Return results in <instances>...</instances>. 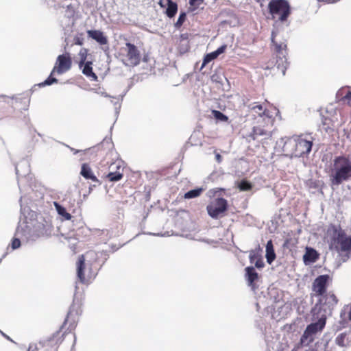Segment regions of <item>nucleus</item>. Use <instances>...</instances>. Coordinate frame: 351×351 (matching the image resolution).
I'll list each match as a JSON object with an SVG mask.
<instances>
[{
    "label": "nucleus",
    "instance_id": "nucleus-1",
    "mask_svg": "<svg viewBox=\"0 0 351 351\" xmlns=\"http://www.w3.org/2000/svg\"><path fill=\"white\" fill-rule=\"evenodd\" d=\"M285 139L283 151L290 152L292 156L302 157L311 151L312 141L304 138L302 136H293L282 138V140Z\"/></svg>",
    "mask_w": 351,
    "mask_h": 351
},
{
    "label": "nucleus",
    "instance_id": "nucleus-2",
    "mask_svg": "<svg viewBox=\"0 0 351 351\" xmlns=\"http://www.w3.org/2000/svg\"><path fill=\"white\" fill-rule=\"evenodd\" d=\"M333 170L335 171L330 177L332 185H339L343 181L351 179V161L345 156H337L333 161Z\"/></svg>",
    "mask_w": 351,
    "mask_h": 351
},
{
    "label": "nucleus",
    "instance_id": "nucleus-3",
    "mask_svg": "<svg viewBox=\"0 0 351 351\" xmlns=\"http://www.w3.org/2000/svg\"><path fill=\"white\" fill-rule=\"evenodd\" d=\"M71 66L72 60L69 53L59 55L56 59L55 65L49 76L43 82L39 84V86H45L51 85L53 83H56L58 80L56 77H53V75L56 73L58 75H62L69 71Z\"/></svg>",
    "mask_w": 351,
    "mask_h": 351
},
{
    "label": "nucleus",
    "instance_id": "nucleus-4",
    "mask_svg": "<svg viewBox=\"0 0 351 351\" xmlns=\"http://www.w3.org/2000/svg\"><path fill=\"white\" fill-rule=\"evenodd\" d=\"M117 58L126 66H136L140 64L141 53L137 47L130 43H126L125 47H121Z\"/></svg>",
    "mask_w": 351,
    "mask_h": 351
},
{
    "label": "nucleus",
    "instance_id": "nucleus-5",
    "mask_svg": "<svg viewBox=\"0 0 351 351\" xmlns=\"http://www.w3.org/2000/svg\"><path fill=\"white\" fill-rule=\"evenodd\" d=\"M277 34L273 31L271 32V43L274 47V51L276 54V66L280 70L283 75H285L289 62L287 58V44L283 42H278L276 40Z\"/></svg>",
    "mask_w": 351,
    "mask_h": 351
},
{
    "label": "nucleus",
    "instance_id": "nucleus-6",
    "mask_svg": "<svg viewBox=\"0 0 351 351\" xmlns=\"http://www.w3.org/2000/svg\"><path fill=\"white\" fill-rule=\"evenodd\" d=\"M312 308L311 313L313 317H319V314H330L333 307L337 304L338 300L335 295L331 292L324 294L323 296Z\"/></svg>",
    "mask_w": 351,
    "mask_h": 351
},
{
    "label": "nucleus",
    "instance_id": "nucleus-7",
    "mask_svg": "<svg viewBox=\"0 0 351 351\" xmlns=\"http://www.w3.org/2000/svg\"><path fill=\"white\" fill-rule=\"evenodd\" d=\"M333 236L331 243V247L335 245V248L337 252L351 251V237H347L345 232L341 228L332 226Z\"/></svg>",
    "mask_w": 351,
    "mask_h": 351
},
{
    "label": "nucleus",
    "instance_id": "nucleus-8",
    "mask_svg": "<svg viewBox=\"0 0 351 351\" xmlns=\"http://www.w3.org/2000/svg\"><path fill=\"white\" fill-rule=\"evenodd\" d=\"M268 9L273 17L278 16L280 21H286L291 13L290 5L287 0H271Z\"/></svg>",
    "mask_w": 351,
    "mask_h": 351
},
{
    "label": "nucleus",
    "instance_id": "nucleus-9",
    "mask_svg": "<svg viewBox=\"0 0 351 351\" xmlns=\"http://www.w3.org/2000/svg\"><path fill=\"white\" fill-rule=\"evenodd\" d=\"M228 207V202L222 197H217L212 200L206 206L208 215L215 219L224 215Z\"/></svg>",
    "mask_w": 351,
    "mask_h": 351
},
{
    "label": "nucleus",
    "instance_id": "nucleus-10",
    "mask_svg": "<svg viewBox=\"0 0 351 351\" xmlns=\"http://www.w3.org/2000/svg\"><path fill=\"white\" fill-rule=\"evenodd\" d=\"M272 134L271 132L265 130L260 126H254L252 131L247 134L246 138L249 143L251 141H256L263 143V141L271 138Z\"/></svg>",
    "mask_w": 351,
    "mask_h": 351
},
{
    "label": "nucleus",
    "instance_id": "nucleus-11",
    "mask_svg": "<svg viewBox=\"0 0 351 351\" xmlns=\"http://www.w3.org/2000/svg\"><path fill=\"white\" fill-rule=\"evenodd\" d=\"M330 276L327 274L317 277L313 283V291L317 295L323 296L326 292V287Z\"/></svg>",
    "mask_w": 351,
    "mask_h": 351
},
{
    "label": "nucleus",
    "instance_id": "nucleus-12",
    "mask_svg": "<svg viewBox=\"0 0 351 351\" xmlns=\"http://www.w3.org/2000/svg\"><path fill=\"white\" fill-rule=\"evenodd\" d=\"M317 318V317H315ZM318 321L315 323H312L307 326L304 332V336L307 337L308 335H312L315 334L317 331L322 330L326 324V315L325 314H319V317H317Z\"/></svg>",
    "mask_w": 351,
    "mask_h": 351
},
{
    "label": "nucleus",
    "instance_id": "nucleus-13",
    "mask_svg": "<svg viewBox=\"0 0 351 351\" xmlns=\"http://www.w3.org/2000/svg\"><path fill=\"white\" fill-rule=\"evenodd\" d=\"M245 277L248 286L251 287L252 290L255 291L258 288L256 285V281L258 279V273L252 266L245 267Z\"/></svg>",
    "mask_w": 351,
    "mask_h": 351
},
{
    "label": "nucleus",
    "instance_id": "nucleus-14",
    "mask_svg": "<svg viewBox=\"0 0 351 351\" xmlns=\"http://www.w3.org/2000/svg\"><path fill=\"white\" fill-rule=\"evenodd\" d=\"M88 36L92 39L97 41L101 45H108V38L100 30H88Z\"/></svg>",
    "mask_w": 351,
    "mask_h": 351
},
{
    "label": "nucleus",
    "instance_id": "nucleus-15",
    "mask_svg": "<svg viewBox=\"0 0 351 351\" xmlns=\"http://www.w3.org/2000/svg\"><path fill=\"white\" fill-rule=\"evenodd\" d=\"M17 179L20 177H25L30 171L29 165L27 160H22L19 165L15 166Z\"/></svg>",
    "mask_w": 351,
    "mask_h": 351
},
{
    "label": "nucleus",
    "instance_id": "nucleus-16",
    "mask_svg": "<svg viewBox=\"0 0 351 351\" xmlns=\"http://www.w3.org/2000/svg\"><path fill=\"white\" fill-rule=\"evenodd\" d=\"M226 49V45H223L219 47L217 50L208 53L205 56L203 60L202 67H204L206 64L217 58L220 54L223 53Z\"/></svg>",
    "mask_w": 351,
    "mask_h": 351
},
{
    "label": "nucleus",
    "instance_id": "nucleus-17",
    "mask_svg": "<svg viewBox=\"0 0 351 351\" xmlns=\"http://www.w3.org/2000/svg\"><path fill=\"white\" fill-rule=\"evenodd\" d=\"M114 165L117 168V171L114 172H110L106 175V178L110 182H117L123 178V168H121L119 165L115 163L112 164L110 168L113 169Z\"/></svg>",
    "mask_w": 351,
    "mask_h": 351
},
{
    "label": "nucleus",
    "instance_id": "nucleus-18",
    "mask_svg": "<svg viewBox=\"0 0 351 351\" xmlns=\"http://www.w3.org/2000/svg\"><path fill=\"white\" fill-rule=\"evenodd\" d=\"M93 62L91 60H88L86 62H84L82 66V72L84 75H85L87 77L90 78L93 81L97 80V75L93 71Z\"/></svg>",
    "mask_w": 351,
    "mask_h": 351
},
{
    "label": "nucleus",
    "instance_id": "nucleus-19",
    "mask_svg": "<svg viewBox=\"0 0 351 351\" xmlns=\"http://www.w3.org/2000/svg\"><path fill=\"white\" fill-rule=\"evenodd\" d=\"M85 258L84 255L79 256L78 261L77 263V276L81 282L84 283L86 282L84 269L85 267Z\"/></svg>",
    "mask_w": 351,
    "mask_h": 351
},
{
    "label": "nucleus",
    "instance_id": "nucleus-20",
    "mask_svg": "<svg viewBox=\"0 0 351 351\" xmlns=\"http://www.w3.org/2000/svg\"><path fill=\"white\" fill-rule=\"evenodd\" d=\"M318 258L317 251L313 248H306V252L303 256L304 263L306 265L313 263Z\"/></svg>",
    "mask_w": 351,
    "mask_h": 351
},
{
    "label": "nucleus",
    "instance_id": "nucleus-21",
    "mask_svg": "<svg viewBox=\"0 0 351 351\" xmlns=\"http://www.w3.org/2000/svg\"><path fill=\"white\" fill-rule=\"evenodd\" d=\"M81 175L87 180H91L95 182H99L97 177L93 174L92 169L87 164H83L81 169Z\"/></svg>",
    "mask_w": 351,
    "mask_h": 351
},
{
    "label": "nucleus",
    "instance_id": "nucleus-22",
    "mask_svg": "<svg viewBox=\"0 0 351 351\" xmlns=\"http://www.w3.org/2000/svg\"><path fill=\"white\" fill-rule=\"evenodd\" d=\"M266 258L267 262L271 264L276 258V254L274 250L273 243L271 240L267 241L266 244Z\"/></svg>",
    "mask_w": 351,
    "mask_h": 351
},
{
    "label": "nucleus",
    "instance_id": "nucleus-23",
    "mask_svg": "<svg viewBox=\"0 0 351 351\" xmlns=\"http://www.w3.org/2000/svg\"><path fill=\"white\" fill-rule=\"evenodd\" d=\"M167 8L165 14L169 18H173L178 12V5L176 2L172 1V0H167Z\"/></svg>",
    "mask_w": 351,
    "mask_h": 351
},
{
    "label": "nucleus",
    "instance_id": "nucleus-24",
    "mask_svg": "<svg viewBox=\"0 0 351 351\" xmlns=\"http://www.w3.org/2000/svg\"><path fill=\"white\" fill-rule=\"evenodd\" d=\"M250 108L257 113L259 116H267L269 117L268 111L265 109H263V106L261 104H257L256 103H253L250 105Z\"/></svg>",
    "mask_w": 351,
    "mask_h": 351
},
{
    "label": "nucleus",
    "instance_id": "nucleus-25",
    "mask_svg": "<svg viewBox=\"0 0 351 351\" xmlns=\"http://www.w3.org/2000/svg\"><path fill=\"white\" fill-rule=\"evenodd\" d=\"M54 206L56 207V209L58 213L60 216L64 217V219L70 220L71 219V217H72L71 215L66 212L64 207L60 205L58 202H54Z\"/></svg>",
    "mask_w": 351,
    "mask_h": 351
},
{
    "label": "nucleus",
    "instance_id": "nucleus-26",
    "mask_svg": "<svg viewBox=\"0 0 351 351\" xmlns=\"http://www.w3.org/2000/svg\"><path fill=\"white\" fill-rule=\"evenodd\" d=\"M203 190L204 189L202 188H197L195 189H192V190L186 192L184 194V197L185 199H192V198L199 197L201 195V193H202Z\"/></svg>",
    "mask_w": 351,
    "mask_h": 351
},
{
    "label": "nucleus",
    "instance_id": "nucleus-27",
    "mask_svg": "<svg viewBox=\"0 0 351 351\" xmlns=\"http://www.w3.org/2000/svg\"><path fill=\"white\" fill-rule=\"evenodd\" d=\"M78 56H80V61L78 64L79 67L80 69H82L84 62H86L88 61V49L86 48H82L78 53Z\"/></svg>",
    "mask_w": 351,
    "mask_h": 351
},
{
    "label": "nucleus",
    "instance_id": "nucleus-28",
    "mask_svg": "<svg viewBox=\"0 0 351 351\" xmlns=\"http://www.w3.org/2000/svg\"><path fill=\"white\" fill-rule=\"evenodd\" d=\"M337 97L342 96L341 99L343 101H350L351 100V90L347 89H341L337 93Z\"/></svg>",
    "mask_w": 351,
    "mask_h": 351
},
{
    "label": "nucleus",
    "instance_id": "nucleus-29",
    "mask_svg": "<svg viewBox=\"0 0 351 351\" xmlns=\"http://www.w3.org/2000/svg\"><path fill=\"white\" fill-rule=\"evenodd\" d=\"M79 307L78 306H76V305L75 304H73L71 307H70V309L67 313V316L63 323V325H65L66 324L67 322H69V320L70 319H71V317L73 316V315L75 314V315H78V308ZM64 326H62V327H63Z\"/></svg>",
    "mask_w": 351,
    "mask_h": 351
},
{
    "label": "nucleus",
    "instance_id": "nucleus-30",
    "mask_svg": "<svg viewBox=\"0 0 351 351\" xmlns=\"http://www.w3.org/2000/svg\"><path fill=\"white\" fill-rule=\"evenodd\" d=\"M258 258H262L261 250H252L250 252L249 259L250 263L253 264Z\"/></svg>",
    "mask_w": 351,
    "mask_h": 351
},
{
    "label": "nucleus",
    "instance_id": "nucleus-31",
    "mask_svg": "<svg viewBox=\"0 0 351 351\" xmlns=\"http://www.w3.org/2000/svg\"><path fill=\"white\" fill-rule=\"evenodd\" d=\"M212 114L214 116V117L218 121L226 122L228 119V117L226 115H225L223 113L219 110H213L212 111Z\"/></svg>",
    "mask_w": 351,
    "mask_h": 351
},
{
    "label": "nucleus",
    "instance_id": "nucleus-32",
    "mask_svg": "<svg viewBox=\"0 0 351 351\" xmlns=\"http://www.w3.org/2000/svg\"><path fill=\"white\" fill-rule=\"evenodd\" d=\"M186 14L185 12H181L179 15V17L176 21V23H175V27L176 29H179L181 27V26L182 25V24L184 23V22L186 20Z\"/></svg>",
    "mask_w": 351,
    "mask_h": 351
},
{
    "label": "nucleus",
    "instance_id": "nucleus-33",
    "mask_svg": "<svg viewBox=\"0 0 351 351\" xmlns=\"http://www.w3.org/2000/svg\"><path fill=\"white\" fill-rule=\"evenodd\" d=\"M241 191H249L252 189V185L247 180H241L239 184Z\"/></svg>",
    "mask_w": 351,
    "mask_h": 351
},
{
    "label": "nucleus",
    "instance_id": "nucleus-34",
    "mask_svg": "<svg viewBox=\"0 0 351 351\" xmlns=\"http://www.w3.org/2000/svg\"><path fill=\"white\" fill-rule=\"evenodd\" d=\"M346 337V334L344 332L339 334L335 339L336 344L341 347L345 346Z\"/></svg>",
    "mask_w": 351,
    "mask_h": 351
},
{
    "label": "nucleus",
    "instance_id": "nucleus-35",
    "mask_svg": "<svg viewBox=\"0 0 351 351\" xmlns=\"http://www.w3.org/2000/svg\"><path fill=\"white\" fill-rule=\"evenodd\" d=\"M21 246V241L18 238H14L12 241L11 247L12 250H16Z\"/></svg>",
    "mask_w": 351,
    "mask_h": 351
},
{
    "label": "nucleus",
    "instance_id": "nucleus-36",
    "mask_svg": "<svg viewBox=\"0 0 351 351\" xmlns=\"http://www.w3.org/2000/svg\"><path fill=\"white\" fill-rule=\"evenodd\" d=\"M204 0H189V4L195 8H197L203 3Z\"/></svg>",
    "mask_w": 351,
    "mask_h": 351
},
{
    "label": "nucleus",
    "instance_id": "nucleus-37",
    "mask_svg": "<svg viewBox=\"0 0 351 351\" xmlns=\"http://www.w3.org/2000/svg\"><path fill=\"white\" fill-rule=\"evenodd\" d=\"M254 263L255 267L258 269H261L265 266L263 258H258V259L255 261Z\"/></svg>",
    "mask_w": 351,
    "mask_h": 351
},
{
    "label": "nucleus",
    "instance_id": "nucleus-38",
    "mask_svg": "<svg viewBox=\"0 0 351 351\" xmlns=\"http://www.w3.org/2000/svg\"><path fill=\"white\" fill-rule=\"evenodd\" d=\"M222 189H210L208 191V196L209 197H215L217 195V193L218 192H219L220 191H221Z\"/></svg>",
    "mask_w": 351,
    "mask_h": 351
},
{
    "label": "nucleus",
    "instance_id": "nucleus-39",
    "mask_svg": "<svg viewBox=\"0 0 351 351\" xmlns=\"http://www.w3.org/2000/svg\"><path fill=\"white\" fill-rule=\"evenodd\" d=\"M74 43L75 45H82L84 43V39L82 37L80 36H75L74 38Z\"/></svg>",
    "mask_w": 351,
    "mask_h": 351
},
{
    "label": "nucleus",
    "instance_id": "nucleus-40",
    "mask_svg": "<svg viewBox=\"0 0 351 351\" xmlns=\"http://www.w3.org/2000/svg\"><path fill=\"white\" fill-rule=\"evenodd\" d=\"M75 320L74 319L72 318V320L69 324V326L68 328V330H69L70 331H71L72 330H73L75 328Z\"/></svg>",
    "mask_w": 351,
    "mask_h": 351
},
{
    "label": "nucleus",
    "instance_id": "nucleus-41",
    "mask_svg": "<svg viewBox=\"0 0 351 351\" xmlns=\"http://www.w3.org/2000/svg\"><path fill=\"white\" fill-rule=\"evenodd\" d=\"M290 242L291 239H286L283 244V247L286 248H290Z\"/></svg>",
    "mask_w": 351,
    "mask_h": 351
},
{
    "label": "nucleus",
    "instance_id": "nucleus-42",
    "mask_svg": "<svg viewBox=\"0 0 351 351\" xmlns=\"http://www.w3.org/2000/svg\"><path fill=\"white\" fill-rule=\"evenodd\" d=\"M215 158L218 163H220L222 160V157L219 153H215Z\"/></svg>",
    "mask_w": 351,
    "mask_h": 351
},
{
    "label": "nucleus",
    "instance_id": "nucleus-43",
    "mask_svg": "<svg viewBox=\"0 0 351 351\" xmlns=\"http://www.w3.org/2000/svg\"><path fill=\"white\" fill-rule=\"evenodd\" d=\"M348 187L350 192L346 194V197L347 199L351 200V186H348Z\"/></svg>",
    "mask_w": 351,
    "mask_h": 351
},
{
    "label": "nucleus",
    "instance_id": "nucleus-44",
    "mask_svg": "<svg viewBox=\"0 0 351 351\" xmlns=\"http://www.w3.org/2000/svg\"><path fill=\"white\" fill-rule=\"evenodd\" d=\"M0 332H1V335H2L5 338H6L8 340H9V341H12V342H13L12 339L9 336H8L7 335H5L4 332H2V331H1V330H0Z\"/></svg>",
    "mask_w": 351,
    "mask_h": 351
},
{
    "label": "nucleus",
    "instance_id": "nucleus-45",
    "mask_svg": "<svg viewBox=\"0 0 351 351\" xmlns=\"http://www.w3.org/2000/svg\"><path fill=\"white\" fill-rule=\"evenodd\" d=\"M23 229H21L19 226L17 227L16 230V233L15 234L17 235L19 234H20L21 232Z\"/></svg>",
    "mask_w": 351,
    "mask_h": 351
},
{
    "label": "nucleus",
    "instance_id": "nucleus-46",
    "mask_svg": "<svg viewBox=\"0 0 351 351\" xmlns=\"http://www.w3.org/2000/svg\"><path fill=\"white\" fill-rule=\"evenodd\" d=\"M163 1L164 0H160L159 2H158V4L160 5V6L161 8H165V5L163 3Z\"/></svg>",
    "mask_w": 351,
    "mask_h": 351
},
{
    "label": "nucleus",
    "instance_id": "nucleus-47",
    "mask_svg": "<svg viewBox=\"0 0 351 351\" xmlns=\"http://www.w3.org/2000/svg\"><path fill=\"white\" fill-rule=\"evenodd\" d=\"M114 104L115 106H116L117 104H118V106H119L118 107H117V106L115 107L116 111L117 112L118 108H120V104H119V101L117 100V101L114 102Z\"/></svg>",
    "mask_w": 351,
    "mask_h": 351
},
{
    "label": "nucleus",
    "instance_id": "nucleus-48",
    "mask_svg": "<svg viewBox=\"0 0 351 351\" xmlns=\"http://www.w3.org/2000/svg\"><path fill=\"white\" fill-rule=\"evenodd\" d=\"M71 149L73 152L74 154L80 152V150H77V149H75L73 148H71Z\"/></svg>",
    "mask_w": 351,
    "mask_h": 351
},
{
    "label": "nucleus",
    "instance_id": "nucleus-49",
    "mask_svg": "<svg viewBox=\"0 0 351 351\" xmlns=\"http://www.w3.org/2000/svg\"><path fill=\"white\" fill-rule=\"evenodd\" d=\"M104 51H106L109 49L108 46H107L106 48H102Z\"/></svg>",
    "mask_w": 351,
    "mask_h": 351
},
{
    "label": "nucleus",
    "instance_id": "nucleus-50",
    "mask_svg": "<svg viewBox=\"0 0 351 351\" xmlns=\"http://www.w3.org/2000/svg\"><path fill=\"white\" fill-rule=\"evenodd\" d=\"M348 317H349V319H350V320H351V307H350V312H349V315H348Z\"/></svg>",
    "mask_w": 351,
    "mask_h": 351
},
{
    "label": "nucleus",
    "instance_id": "nucleus-51",
    "mask_svg": "<svg viewBox=\"0 0 351 351\" xmlns=\"http://www.w3.org/2000/svg\"><path fill=\"white\" fill-rule=\"evenodd\" d=\"M5 256V254H4V255L3 256V257L0 259V263H1V261H2V258H4Z\"/></svg>",
    "mask_w": 351,
    "mask_h": 351
},
{
    "label": "nucleus",
    "instance_id": "nucleus-52",
    "mask_svg": "<svg viewBox=\"0 0 351 351\" xmlns=\"http://www.w3.org/2000/svg\"><path fill=\"white\" fill-rule=\"evenodd\" d=\"M27 351H31V346H29Z\"/></svg>",
    "mask_w": 351,
    "mask_h": 351
},
{
    "label": "nucleus",
    "instance_id": "nucleus-53",
    "mask_svg": "<svg viewBox=\"0 0 351 351\" xmlns=\"http://www.w3.org/2000/svg\"><path fill=\"white\" fill-rule=\"evenodd\" d=\"M18 184H19V179H18ZM19 188H21V186L19 185Z\"/></svg>",
    "mask_w": 351,
    "mask_h": 351
},
{
    "label": "nucleus",
    "instance_id": "nucleus-54",
    "mask_svg": "<svg viewBox=\"0 0 351 351\" xmlns=\"http://www.w3.org/2000/svg\"><path fill=\"white\" fill-rule=\"evenodd\" d=\"M182 37H183V38H185V36H184V34H182Z\"/></svg>",
    "mask_w": 351,
    "mask_h": 351
},
{
    "label": "nucleus",
    "instance_id": "nucleus-55",
    "mask_svg": "<svg viewBox=\"0 0 351 351\" xmlns=\"http://www.w3.org/2000/svg\"><path fill=\"white\" fill-rule=\"evenodd\" d=\"M182 37H183V38H185V36H184V34H182Z\"/></svg>",
    "mask_w": 351,
    "mask_h": 351
}]
</instances>
